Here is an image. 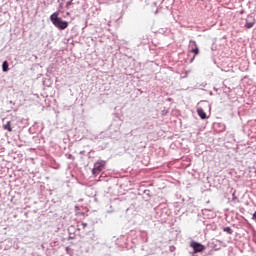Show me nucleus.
Returning <instances> with one entry per match:
<instances>
[{"label": "nucleus", "mask_w": 256, "mask_h": 256, "mask_svg": "<svg viewBox=\"0 0 256 256\" xmlns=\"http://www.w3.org/2000/svg\"><path fill=\"white\" fill-rule=\"evenodd\" d=\"M223 231L228 233L229 235H232V233H233V230L231 228H229V226L224 228Z\"/></svg>", "instance_id": "nucleus-9"}, {"label": "nucleus", "mask_w": 256, "mask_h": 256, "mask_svg": "<svg viewBox=\"0 0 256 256\" xmlns=\"http://www.w3.org/2000/svg\"><path fill=\"white\" fill-rule=\"evenodd\" d=\"M59 15V12H54L50 17V20L57 29L65 30L68 28V21L62 20Z\"/></svg>", "instance_id": "nucleus-1"}, {"label": "nucleus", "mask_w": 256, "mask_h": 256, "mask_svg": "<svg viewBox=\"0 0 256 256\" xmlns=\"http://www.w3.org/2000/svg\"><path fill=\"white\" fill-rule=\"evenodd\" d=\"M190 247L193 248L194 253H200L205 250V245H202L199 242L191 241Z\"/></svg>", "instance_id": "nucleus-3"}, {"label": "nucleus", "mask_w": 256, "mask_h": 256, "mask_svg": "<svg viewBox=\"0 0 256 256\" xmlns=\"http://www.w3.org/2000/svg\"><path fill=\"white\" fill-rule=\"evenodd\" d=\"M191 43L193 44V48L191 49V53H193L194 55H199V48L197 46V43L195 41H191Z\"/></svg>", "instance_id": "nucleus-5"}, {"label": "nucleus", "mask_w": 256, "mask_h": 256, "mask_svg": "<svg viewBox=\"0 0 256 256\" xmlns=\"http://www.w3.org/2000/svg\"><path fill=\"white\" fill-rule=\"evenodd\" d=\"M252 219L253 221H256V211L253 213Z\"/></svg>", "instance_id": "nucleus-10"}, {"label": "nucleus", "mask_w": 256, "mask_h": 256, "mask_svg": "<svg viewBox=\"0 0 256 256\" xmlns=\"http://www.w3.org/2000/svg\"><path fill=\"white\" fill-rule=\"evenodd\" d=\"M105 166H106V161H105V160H99V161H97V162L94 164V169H92V174H93L94 176H98L99 173L104 170Z\"/></svg>", "instance_id": "nucleus-2"}, {"label": "nucleus", "mask_w": 256, "mask_h": 256, "mask_svg": "<svg viewBox=\"0 0 256 256\" xmlns=\"http://www.w3.org/2000/svg\"><path fill=\"white\" fill-rule=\"evenodd\" d=\"M254 25H255V22H249V21H247V22H246V25H245V28H246V29H252V28L254 27Z\"/></svg>", "instance_id": "nucleus-8"}, {"label": "nucleus", "mask_w": 256, "mask_h": 256, "mask_svg": "<svg viewBox=\"0 0 256 256\" xmlns=\"http://www.w3.org/2000/svg\"><path fill=\"white\" fill-rule=\"evenodd\" d=\"M82 225H83L84 228L87 227V223H83Z\"/></svg>", "instance_id": "nucleus-12"}, {"label": "nucleus", "mask_w": 256, "mask_h": 256, "mask_svg": "<svg viewBox=\"0 0 256 256\" xmlns=\"http://www.w3.org/2000/svg\"><path fill=\"white\" fill-rule=\"evenodd\" d=\"M197 112L202 120L207 119V114L205 113V111L202 108H198Z\"/></svg>", "instance_id": "nucleus-6"}, {"label": "nucleus", "mask_w": 256, "mask_h": 256, "mask_svg": "<svg viewBox=\"0 0 256 256\" xmlns=\"http://www.w3.org/2000/svg\"><path fill=\"white\" fill-rule=\"evenodd\" d=\"M9 70V63L7 61H4L2 63V71L7 72Z\"/></svg>", "instance_id": "nucleus-7"}, {"label": "nucleus", "mask_w": 256, "mask_h": 256, "mask_svg": "<svg viewBox=\"0 0 256 256\" xmlns=\"http://www.w3.org/2000/svg\"><path fill=\"white\" fill-rule=\"evenodd\" d=\"M3 130H6L8 132H13V127L11 121H8L6 124L2 125Z\"/></svg>", "instance_id": "nucleus-4"}, {"label": "nucleus", "mask_w": 256, "mask_h": 256, "mask_svg": "<svg viewBox=\"0 0 256 256\" xmlns=\"http://www.w3.org/2000/svg\"><path fill=\"white\" fill-rule=\"evenodd\" d=\"M71 5V1L67 2L66 7L68 8Z\"/></svg>", "instance_id": "nucleus-11"}]
</instances>
